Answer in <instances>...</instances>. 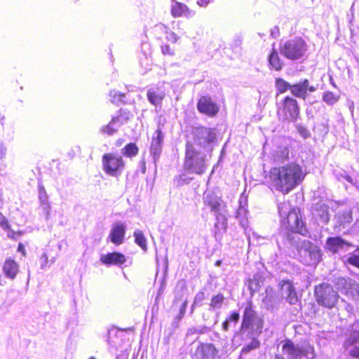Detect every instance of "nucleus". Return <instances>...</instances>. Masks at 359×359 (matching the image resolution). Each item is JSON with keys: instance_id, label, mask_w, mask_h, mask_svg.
<instances>
[{"instance_id": "33", "label": "nucleus", "mask_w": 359, "mask_h": 359, "mask_svg": "<svg viewBox=\"0 0 359 359\" xmlns=\"http://www.w3.org/2000/svg\"><path fill=\"white\" fill-rule=\"evenodd\" d=\"M249 245H264L269 239L267 237L259 236L258 233L253 232L252 236L248 235Z\"/></svg>"}, {"instance_id": "48", "label": "nucleus", "mask_w": 359, "mask_h": 359, "mask_svg": "<svg viewBox=\"0 0 359 359\" xmlns=\"http://www.w3.org/2000/svg\"><path fill=\"white\" fill-rule=\"evenodd\" d=\"M285 299L289 304L292 305L296 304L298 302V297L296 291L294 290Z\"/></svg>"}, {"instance_id": "14", "label": "nucleus", "mask_w": 359, "mask_h": 359, "mask_svg": "<svg viewBox=\"0 0 359 359\" xmlns=\"http://www.w3.org/2000/svg\"><path fill=\"white\" fill-rule=\"evenodd\" d=\"M203 203L208 207L213 214L223 212L226 210V203L220 196L213 191H208L204 193Z\"/></svg>"}, {"instance_id": "49", "label": "nucleus", "mask_w": 359, "mask_h": 359, "mask_svg": "<svg viewBox=\"0 0 359 359\" xmlns=\"http://www.w3.org/2000/svg\"><path fill=\"white\" fill-rule=\"evenodd\" d=\"M203 332V329H199L196 327H191L187 330V337H189L193 334H199Z\"/></svg>"}, {"instance_id": "50", "label": "nucleus", "mask_w": 359, "mask_h": 359, "mask_svg": "<svg viewBox=\"0 0 359 359\" xmlns=\"http://www.w3.org/2000/svg\"><path fill=\"white\" fill-rule=\"evenodd\" d=\"M166 39L168 41L175 43L178 41L179 36L173 32H170L167 33Z\"/></svg>"}, {"instance_id": "27", "label": "nucleus", "mask_w": 359, "mask_h": 359, "mask_svg": "<svg viewBox=\"0 0 359 359\" xmlns=\"http://www.w3.org/2000/svg\"><path fill=\"white\" fill-rule=\"evenodd\" d=\"M39 197L41 205L46 215V219H48L50 216V205L48 201V196L44 189H40Z\"/></svg>"}, {"instance_id": "56", "label": "nucleus", "mask_w": 359, "mask_h": 359, "mask_svg": "<svg viewBox=\"0 0 359 359\" xmlns=\"http://www.w3.org/2000/svg\"><path fill=\"white\" fill-rule=\"evenodd\" d=\"M191 179L189 180H187L186 179V175L184 174H182V175H180L179 176V179H178V181H182V183H180L179 182V185H182L183 184H187L190 182Z\"/></svg>"}, {"instance_id": "39", "label": "nucleus", "mask_w": 359, "mask_h": 359, "mask_svg": "<svg viewBox=\"0 0 359 359\" xmlns=\"http://www.w3.org/2000/svg\"><path fill=\"white\" fill-rule=\"evenodd\" d=\"M278 209L280 219L285 217L289 214V212H293L294 210H292L289 202H283L278 204Z\"/></svg>"}, {"instance_id": "42", "label": "nucleus", "mask_w": 359, "mask_h": 359, "mask_svg": "<svg viewBox=\"0 0 359 359\" xmlns=\"http://www.w3.org/2000/svg\"><path fill=\"white\" fill-rule=\"evenodd\" d=\"M339 96L330 91L325 92L323 95V100L329 105H333L338 102Z\"/></svg>"}, {"instance_id": "52", "label": "nucleus", "mask_w": 359, "mask_h": 359, "mask_svg": "<svg viewBox=\"0 0 359 359\" xmlns=\"http://www.w3.org/2000/svg\"><path fill=\"white\" fill-rule=\"evenodd\" d=\"M48 255L46 253H43L41 257V269H44L48 264Z\"/></svg>"}, {"instance_id": "1", "label": "nucleus", "mask_w": 359, "mask_h": 359, "mask_svg": "<svg viewBox=\"0 0 359 359\" xmlns=\"http://www.w3.org/2000/svg\"><path fill=\"white\" fill-rule=\"evenodd\" d=\"M306 176L301 165L290 163L270 170L269 184L272 189L287 194L300 184Z\"/></svg>"}, {"instance_id": "45", "label": "nucleus", "mask_w": 359, "mask_h": 359, "mask_svg": "<svg viewBox=\"0 0 359 359\" xmlns=\"http://www.w3.org/2000/svg\"><path fill=\"white\" fill-rule=\"evenodd\" d=\"M100 132L103 135L109 136H111L115 134V130L111 126L109 123L107 125H104L100 127Z\"/></svg>"}, {"instance_id": "12", "label": "nucleus", "mask_w": 359, "mask_h": 359, "mask_svg": "<svg viewBox=\"0 0 359 359\" xmlns=\"http://www.w3.org/2000/svg\"><path fill=\"white\" fill-rule=\"evenodd\" d=\"M280 223L283 228L290 231L302 235L306 232L304 224L296 210L289 212L285 217L280 219Z\"/></svg>"}, {"instance_id": "23", "label": "nucleus", "mask_w": 359, "mask_h": 359, "mask_svg": "<svg viewBox=\"0 0 359 359\" xmlns=\"http://www.w3.org/2000/svg\"><path fill=\"white\" fill-rule=\"evenodd\" d=\"M326 245L328 250L333 253H336L341 250H344L346 247L350 246L351 244L343 240L341 237L328 238L326 241Z\"/></svg>"}, {"instance_id": "31", "label": "nucleus", "mask_w": 359, "mask_h": 359, "mask_svg": "<svg viewBox=\"0 0 359 359\" xmlns=\"http://www.w3.org/2000/svg\"><path fill=\"white\" fill-rule=\"evenodd\" d=\"M257 336H252V337H246L245 336L242 337L243 339H251L250 342L244 346L241 350V354L245 355L248 353L250 351L259 348V341L257 339Z\"/></svg>"}, {"instance_id": "28", "label": "nucleus", "mask_w": 359, "mask_h": 359, "mask_svg": "<svg viewBox=\"0 0 359 359\" xmlns=\"http://www.w3.org/2000/svg\"><path fill=\"white\" fill-rule=\"evenodd\" d=\"M133 115L132 114L127 110L125 109H120L118 112V114L113 116V119L118 121L119 127H121V126L126 124L131 118Z\"/></svg>"}, {"instance_id": "22", "label": "nucleus", "mask_w": 359, "mask_h": 359, "mask_svg": "<svg viewBox=\"0 0 359 359\" xmlns=\"http://www.w3.org/2000/svg\"><path fill=\"white\" fill-rule=\"evenodd\" d=\"M100 262L105 265H122L126 262L124 255L118 252H109L100 257Z\"/></svg>"}, {"instance_id": "9", "label": "nucleus", "mask_w": 359, "mask_h": 359, "mask_svg": "<svg viewBox=\"0 0 359 359\" xmlns=\"http://www.w3.org/2000/svg\"><path fill=\"white\" fill-rule=\"evenodd\" d=\"M297 250L302 262L307 265H313L320 260L321 254L318 246L307 240L297 245Z\"/></svg>"}, {"instance_id": "54", "label": "nucleus", "mask_w": 359, "mask_h": 359, "mask_svg": "<svg viewBox=\"0 0 359 359\" xmlns=\"http://www.w3.org/2000/svg\"><path fill=\"white\" fill-rule=\"evenodd\" d=\"M350 332H352L355 334H359V320H356L351 325Z\"/></svg>"}, {"instance_id": "30", "label": "nucleus", "mask_w": 359, "mask_h": 359, "mask_svg": "<svg viewBox=\"0 0 359 359\" xmlns=\"http://www.w3.org/2000/svg\"><path fill=\"white\" fill-rule=\"evenodd\" d=\"M289 150L287 147H280L273 154V160L276 163H283L288 158Z\"/></svg>"}, {"instance_id": "25", "label": "nucleus", "mask_w": 359, "mask_h": 359, "mask_svg": "<svg viewBox=\"0 0 359 359\" xmlns=\"http://www.w3.org/2000/svg\"><path fill=\"white\" fill-rule=\"evenodd\" d=\"M215 217V234L222 233L227 229V210L213 214Z\"/></svg>"}, {"instance_id": "17", "label": "nucleus", "mask_w": 359, "mask_h": 359, "mask_svg": "<svg viewBox=\"0 0 359 359\" xmlns=\"http://www.w3.org/2000/svg\"><path fill=\"white\" fill-rule=\"evenodd\" d=\"M170 13L174 18H193L196 12L190 9L186 4L177 0H171Z\"/></svg>"}, {"instance_id": "61", "label": "nucleus", "mask_w": 359, "mask_h": 359, "mask_svg": "<svg viewBox=\"0 0 359 359\" xmlns=\"http://www.w3.org/2000/svg\"><path fill=\"white\" fill-rule=\"evenodd\" d=\"M187 304V301H185L183 302V304L181 306L180 312V314L181 316H183L185 313Z\"/></svg>"}, {"instance_id": "11", "label": "nucleus", "mask_w": 359, "mask_h": 359, "mask_svg": "<svg viewBox=\"0 0 359 359\" xmlns=\"http://www.w3.org/2000/svg\"><path fill=\"white\" fill-rule=\"evenodd\" d=\"M337 203L334 201H320L313 205L312 214L318 223L327 224L330 220L329 208H334Z\"/></svg>"}, {"instance_id": "15", "label": "nucleus", "mask_w": 359, "mask_h": 359, "mask_svg": "<svg viewBox=\"0 0 359 359\" xmlns=\"http://www.w3.org/2000/svg\"><path fill=\"white\" fill-rule=\"evenodd\" d=\"M164 137V134L161 128L158 126L157 130L152 135L150 145V155L152 156L155 164L159 160L162 153Z\"/></svg>"}, {"instance_id": "46", "label": "nucleus", "mask_w": 359, "mask_h": 359, "mask_svg": "<svg viewBox=\"0 0 359 359\" xmlns=\"http://www.w3.org/2000/svg\"><path fill=\"white\" fill-rule=\"evenodd\" d=\"M344 349L349 355L359 358V346L352 345L351 348Z\"/></svg>"}, {"instance_id": "64", "label": "nucleus", "mask_w": 359, "mask_h": 359, "mask_svg": "<svg viewBox=\"0 0 359 359\" xmlns=\"http://www.w3.org/2000/svg\"><path fill=\"white\" fill-rule=\"evenodd\" d=\"M220 264H221V261H217V262H216V264H216L217 266H219V265H220Z\"/></svg>"}, {"instance_id": "51", "label": "nucleus", "mask_w": 359, "mask_h": 359, "mask_svg": "<svg viewBox=\"0 0 359 359\" xmlns=\"http://www.w3.org/2000/svg\"><path fill=\"white\" fill-rule=\"evenodd\" d=\"M161 52L163 55H173L174 50L170 48L168 45H163L161 46Z\"/></svg>"}, {"instance_id": "18", "label": "nucleus", "mask_w": 359, "mask_h": 359, "mask_svg": "<svg viewBox=\"0 0 359 359\" xmlns=\"http://www.w3.org/2000/svg\"><path fill=\"white\" fill-rule=\"evenodd\" d=\"M248 197L243 194L238 201V207L236 210V218L245 230H246L248 226Z\"/></svg>"}, {"instance_id": "20", "label": "nucleus", "mask_w": 359, "mask_h": 359, "mask_svg": "<svg viewBox=\"0 0 359 359\" xmlns=\"http://www.w3.org/2000/svg\"><path fill=\"white\" fill-rule=\"evenodd\" d=\"M316 89V87L309 85V81L307 79H304L299 83L292 85V87H290L291 93L294 96L304 100L307 96V91L313 93Z\"/></svg>"}, {"instance_id": "35", "label": "nucleus", "mask_w": 359, "mask_h": 359, "mask_svg": "<svg viewBox=\"0 0 359 359\" xmlns=\"http://www.w3.org/2000/svg\"><path fill=\"white\" fill-rule=\"evenodd\" d=\"M264 304L268 309H272L276 303L273 290L271 288L266 290V297L263 299Z\"/></svg>"}, {"instance_id": "26", "label": "nucleus", "mask_w": 359, "mask_h": 359, "mask_svg": "<svg viewBox=\"0 0 359 359\" xmlns=\"http://www.w3.org/2000/svg\"><path fill=\"white\" fill-rule=\"evenodd\" d=\"M147 95L149 101L152 104L157 106L161 104L165 97V93L158 88H152L148 90Z\"/></svg>"}, {"instance_id": "3", "label": "nucleus", "mask_w": 359, "mask_h": 359, "mask_svg": "<svg viewBox=\"0 0 359 359\" xmlns=\"http://www.w3.org/2000/svg\"><path fill=\"white\" fill-rule=\"evenodd\" d=\"M263 327V320L259 317L251 302L244 308L240 330L241 337H252L259 336Z\"/></svg>"}, {"instance_id": "10", "label": "nucleus", "mask_w": 359, "mask_h": 359, "mask_svg": "<svg viewBox=\"0 0 359 359\" xmlns=\"http://www.w3.org/2000/svg\"><path fill=\"white\" fill-rule=\"evenodd\" d=\"M102 165L104 171L112 177L120 175L124 168L122 157L113 154H105L102 156Z\"/></svg>"}, {"instance_id": "8", "label": "nucleus", "mask_w": 359, "mask_h": 359, "mask_svg": "<svg viewBox=\"0 0 359 359\" xmlns=\"http://www.w3.org/2000/svg\"><path fill=\"white\" fill-rule=\"evenodd\" d=\"M277 114L283 121L295 122L299 115L297 101L291 97H285L278 109Z\"/></svg>"}, {"instance_id": "34", "label": "nucleus", "mask_w": 359, "mask_h": 359, "mask_svg": "<svg viewBox=\"0 0 359 359\" xmlns=\"http://www.w3.org/2000/svg\"><path fill=\"white\" fill-rule=\"evenodd\" d=\"M134 237L135 242L137 245H138L143 250H147V239L144 236V233L140 230H135L134 231Z\"/></svg>"}, {"instance_id": "7", "label": "nucleus", "mask_w": 359, "mask_h": 359, "mask_svg": "<svg viewBox=\"0 0 359 359\" xmlns=\"http://www.w3.org/2000/svg\"><path fill=\"white\" fill-rule=\"evenodd\" d=\"M315 297L318 304L330 309L335 306L339 299L337 292L326 283L316 286Z\"/></svg>"}, {"instance_id": "37", "label": "nucleus", "mask_w": 359, "mask_h": 359, "mask_svg": "<svg viewBox=\"0 0 359 359\" xmlns=\"http://www.w3.org/2000/svg\"><path fill=\"white\" fill-rule=\"evenodd\" d=\"M359 342V334L350 332L349 335L346 338L343 346L344 348H349L352 345Z\"/></svg>"}, {"instance_id": "21", "label": "nucleus", "mask_w": 359, "mask_h": 359, "mask_svg": "<svg viewBox=\"0 0 359 359\" xmlns=\"http://www.w3.org/2000/svg\"><path fill=\"white\" fill-rule=\"evenodd\" d=\"M217 349L212 344H201L196 351V355L201 359H215Z\"/></svg>"}, {"instance_id": "24", "label": "nucleus", "mask_w": 359, "mask_h": 359, "mask_svg": "<svg viewBox=\"0 0 359 359\" xmlns=\"http://www.w3.org/2000/svg\"><path fill=\"white\" fill-rule=\"evenodd\" d=\"M3 271L6 278L13 280L16 277L19 271V265L11 258H7L3 266Z\"/></svg>"}, {"instance_id": "36", "label": "nucleus", "mask_w": 359, "mask_h": 359, "mask_svg": "<svg viewBox=\"0 0 359 359\" xmlns=\"http://www.w3.org/2000/svg\"><path fill=\"white\" fill-rule=\"evenodd\" d=\"M224 297L222 294L214 295L210 303V308L212 310L220 309L224 304Z\"/></svg>"}, {"instance_id": "55", "label": "nucleus", "mask_w": 359, "mask_h": 359, "mask_svg": "<svg viewBox=\"0 0 359 359\" xmlns=\"http://www.w3.org/2000/svg\"><path fill=\"white\" fill-rule=\"evenodd\" d=\"M117 123L118 121L114 120L113 118H111V120L109 122L111 126L115 130V133H116L118 131V129L121 128Z\"/></svg>"}, {"instance_id": "57", "label": "nucleus", "mask_w": 359, "mask_h": 359, "mask_svg": "<svg viewBox=\"0 0 359 359\" xmlns=\"http://www.w3.org/2000/svg\"><path fill=\"white\" fill-rule=\"evenodd\" d=\"M204 299V293L203 292H198L194 299V303L200 302Z\"/></svg>"}, {"instance_id": "43", "label": "nucleus", "mask_w": 359, "mask_h": 359, "mask_svg": "<svg viewBox=\"0 0 359 359\" xmlns=\"http://www.w3.org/2000/svg\"><path fill=\"white\" fill-rule=\"evenodd\" d=\"M294 290L293 285L290 281H285L281 286V294L284 299H286L290 293Z\"/></svg>"}, {"instance_id": "60", "label": "nucleus", "mask_w": 359, "mask_h": 359, "mask_svg": "<svg viewBox=\"0 0 359 359\" xmlns=\"http://www.w3.org/2000/svg\"><path fill=\"white\" fill-rule=\"evenodd\" d=\"M209 0H198L197 4L201 7H205L208 5Z\"/></svg>"}, {"instance_id": "5", "label": "nucleus", "mask_w": 359, "mask_h": 359, "mask_svg": "<svg viewBox=\"0 0 359 359\" xmlns=\"http://www.w3.org/2000/svg\"><path fill=\"white\" fill-rule=\"evenodd\" d=\"M283 353L287 359H302L304 357L306 359L315 358L314 348L309 342L304 341L294 344L290 340H285L282 342Z\"/></svg>"}, {"instance_id": "58", "label": "nucleus", "mask_w": 359, "mask_h": 359, "mask_svg": "<svg viewBox=\"0 0 359 359\" xmlns=\"http://www.w3.org/2000/svg\"><path fill=\"white\" fill-rule=\"evenodd\" d=\"M271 34L273 38H276L279 36V29L278 27H275L271 31Z\"/></svg>"}, {"instance_id": "13", "label": "nucleus", "mask_w": 359, "mask_h": 359, "mask_svg": "<svg viewBox=\"0 0 359 359\" xmlns=\"http://www.w3.org/2000/svg\"><path fill=\"white\" fill-rule=\"evenodd\" d=\"M336 285L341 292L344 293L353 300H359V283L350 278H339Z\"/></svg>"}, {"instance_id": "59", "label": "nucleus", "mask_w": 359, "mask_h": 359, "mask_svg": "<svg viewBox=\"0 0 359 359\" xmlns=\"http://www.w3.org/2000/svg\"><path fill=\"white\" fill-rule=\"evenodd\" d=\"M299 131L304 137H307L309 135V132L304 128H299Z\"/></svg>"}, {"instance_id": "2", "label": "nucleus", "mask_w": 359, "mask_h": 359, "mask_svg": "<svg viewBox=\"0 0 359 359\" xmlns=\"http://www.w3.org/2000/svg\"><path fill=\"white\" fill-rule=\"evenodd\" d=\"M211 155L194 145L186 144L184 169L189 174L201 175L205 172L210 163Z\"/></svg>"}, {"instance_id": "40", "label": "nucleus", "mask_w": 359, "mask_h": 359, "mask_svg": "<svg viewBox=\"0 0 359 359\" xmlns=\"http://www.w3.org/2000/svg\"><path fill=\"white\" fill-rule=\"evenodd\" d=\"M110 100L112 103L120 104L123 102L125 95L116 90H111L109 93Z\"/></svg>"}, {"instance_id": "6", "label": "nucleus", "mask_w": 359, "mask_h": 359, "mask_svg": "<svg viewBox=\"0 0 359 359\" xmlns=\"http://www.w3.org/2000/svg\"><path fill=\"white\" fill-rule=\"evenodd\" d=\"M216 138L214 130L205 127L196 128L194 132V140L188 141L186 144H191L197 149L210 152L212 149V142Z\"/></svg>"}, {"instance_id": "41", "label": "nucleus", "mask_w": 359, "mask_h": 359, "mask_svg": "<svg viewBox=\"0 0 359 359\" xmlns=\"http://www.w3.org/2000/svg\"><path fill=\"white\" fill-rule=\"evenodd\" d=\"M276 87L280 93H283L287 90H290V87H292V85L285 81L284 79L278 78L276 80Z\"/></svg>"}, {"instance_id": "16", "label": "nucleus", "mask_w": 359, "mask_h": 359, "mask_svg": "<svg viewBox=\"0 0 359 359\" xmlns=\"http://www.w3.org/2000/svg\"><path fill=\"white\" fill-rule=\"evenodd\" d=\"M126 224L122 222H116L112 224L107 240L116 245H120L124 242Z\"/></svg>"}, {"instance_id": "32", "label": "nucleus", "mask_w": 359, "mask_h": 359, "mask_svg": "<svg viewBox=\"0 0 359 359\" xmlns=\"http://www.w3.org/2000/svg\"><path fill=\"white\" fill-rule=\"evenodd\" d=\"M240 319V314L237 311L232 312L229 316L226 319V320L222 323V329L224 331L226 332L229 330V327L231 324H233L236 325L238 321Z\"/></svg>"}, {"instance_id": "44", "label": "nucleus", "mask_w": 359, "mask_h": 359, "mask_svg": "<svg viewBox=\"0 0 359 359\" xmlns=\"http://www.w3.org/2000/svg\"><path fill=\"white\" fill-rule=\"evenodd\" d=\"M339 221L341 224L349 223L352 220V216L350 211H346L342 215L338 216Z\"/></svg>"}, {"instance_id": "4", "label": "nucleus", "mask_w": 359, "mask_h": 359, "mask_svg": "<svg viewBox=\"0 0 359 359\" xmlns=\"http://www.w3.org/2000/svg\"><path fill=\"white\" fill-rule=\"evenodd\" d=\"M280 53L287 59L296 61L302 59L307 51V44L301 37H294L281 41Z\"/></svg>"}, {"instance_id": "62", "label": "nucleus", "mask_w": 359, "mask_h": 359, "mask_svg": "<svg viewBox=\"0 0 359 359\" xmlns=\"http://www.w3.org/2000/svg\"><path fill=\"white\" fill-rule=\"evenodd\" d=\"M345 179H346V180L347 182H350V183H353V179H352V177H350V176H346V177H345Z\"/></svg>"}, {"instance_id": "19", "label": "nucleus", "mask_w": 359, "mask_h": 359, "mask_svg": "<svg viewBox=\"0 0 359 359\" xmlns=\"http://www.w3.org/2000/svg\"><path fill=\"white\" fill-rule=\"evenodd\" d=\"M198 110L209 116H215L219 111V107L209 97H201L197 104Z\"/></svg>"}, {"instance_id": "29", "label": "nucleus", "mask_w": 359, "mask_h": 359, "mask_svg": "<svg viewBox=\"0 0 359 359\" xmlns=\"http://www.w3.org/2000/svg\"><path fill=\"white\" fill-rule=\"evenodd\" d=\"M269 62L270 66L274 69L279 71L282 69L283 62L278 56V53L274 48L269 57Z\"/></svg>"}, {"instance_id": "47", "label": "nucleus", "mask_w": 359, "mask_h": 359, "mask_svg": "<svg viewBox=\"0 0 359 359\" xmlns=\"http://www.w3.org/2000/svg\"><path fill=\"white\" fill-rule=\"evenodd\" d=\"M346 262L359 269V255L355 254L351 255L346 259Z\"/></svg>"}, {"instance_id": "53", "label": "nucleus", "mask_w": 359, "mask_h": 359, "mask_svg": "<svg viewBox=\"0 0 359 359\" xmlns=\"http://www.w3.org/2000/svg\"><path fill=\"white\" fill-rule=\"evenodd\" d=\"M0 226L4 229H8L10 227L8 220L5 217H2V215L0 217Z\"/></svg>"}, {"instance_id": "38", "label": "nucleus", "mask_w": 359, "mask_h": 359, "mask_svg": "<svg viewBox=\"0 0 359 359\" xmlns=\"http://www.w3.org/2000/svg\"><path fill=\"white\" fill-rule=\"evenodd\" d=\"M138 148L134 143H130L122 149V154L126 156L132 157L137 154Z\"/></svg>"}, {"instance_id": "63", "label": "nucleus", "mask_w": 359, "mask_h": 359, "mask_svg": "<svg viewBox=\"0 0 359 359\" xmlns=\"http://www.w3.org/2000/svg\"><path fill=\"white\" fill-rule=\"evenodd\" d=\"M18 250L19 251H22V245L21 244H19Z\"/></svg>"}]
</instances>
